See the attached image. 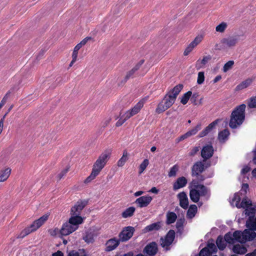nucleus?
<instances>
[{"label":"nucleus","mask_w":256,"mask_h":256,"mask_svg":"<svg viewBox=\"0 0 256 256\" xmlns=\"http://www.w3.org/2000/svg\"><path fill=\"white\" fill-rule=\"evenodd\" d=\"M112 120V118H107L104 120L102 122V126L103 127L105 128L107 126L108 124L110 123V121Z\"/></svg>","instance_id":"nucleus-63"},{"label":"nucleus","mask_w":256,"mask_h":256,"mask_svg":"<svg viewBox=\"0 0 256 256\" xmlns=\"http://www.w3.org/2000/svg\"><path fill=\"white\" fill-rule=\"evenodd\" d=\"M152 200V198L148 195L142 196L138 198L135 203L138 207L144 208L148 206Z\"/></svg>","instance_id":"nucleus-14"},{"label":"nucleus","mask_w":256,"mask_h":256,"mask_svg":"<svg viewBox=\"0 0 256 256\" xmlns=\"http://www.w3.org/2000/svg\"><path fill=\"white\" fill-rule=\"evenodd\" d=\"M246 106L242 104L236 106L231 114L229 126L232 128H236L240 126L245 119Z\"/></svg>","instance_id":"nucleus-4"},{"label":"nucleus","mask_w":256,"mask_h":256,"mask_svg":"<svg viewBox=\"0 0 256 256\" xmlns=\"http://www.w3.org/2000/svg\"><path fill=\"white\" fill-rule=\"evenodd\" d=\"M216 244L219 250H224L226 246V241L221 236L218 237L216 240Z\"/></svg>","instance_id":"nucleus-31"},{"label":"nucleus","mask_w":256,"mask_h":256,"mask_svg":"<svg viewBox=\"0 0 256 256\" xmlns=\"http://www.w3.org/2000/svg\"><path fill=\"white\" fill-rule=\"evenodd\" d=\"M205 170L204 164L201 162H196L192 168V176H198L202 173Z\"/></svg>","instance_id":"nucleus-18"},{"label":"nucleus","mask_w":256,"mask_h":256,"mask_svg":"<svg viewBox=\"0 0 256 256\" xmlns=\"http://www.w3.org/2000/svg\"><path fill=\"white\" fill-rule=\"evenodd\" d=\"M128 154L126 150H124L123 152V154L122 158L118 160L117 165L118 166H122L125 162L128 160Z\"/></svg>","instance_id":"nucleus-34"},{"label":"nucleus","mask_w":256,"mask_h":256,"mask_svg":"<svg viewBox=\"0 0 256 256\" xmlns=\"http://www.w3.org/2000/svg\"><path fill=\"white\" fill-rule=\"evenodd\" d=\"M194 48L195 47L193 45H192V44L190 43L184 52V56H188Z\"/></svg>","instance_id":"nucleus-55"},{"label":"nucleus","mask_w":256,"mask_h":256,"mask_svg":"<svg viewBox=\"0 0 256 256\" xmlns=\"http://www.w3.org/2000/svg\"><path fill=\"white\" fill-rule=\"evenodd\" d=\"M48 216L49 214H44L38 219L36 220L30 226L24 228L22 232V233L24 234V236H26L36 231L48 220Z\"/></svg>","instance_id":"nucleus-6"},{"label":"nucleus","mask_w":256,"mask_h":256,"mask_svg":"<svg viewBox=\"0 0 256 256\" xmlns=\"http://www.w3.org/2000/svg\"><path fill=\"white\" fill-rule=\"evenodd\" d=\"M136 210V208L134 206H130L127 208L124 211L122 214V216L123 218H127L131 217L134 215V214Z\"/></svg>","instance_id":"nucleus-30"},{"label":"nucleus","mask_w":256,"mask_h":256,"mask_svg":"<svg viewBox=\"0 0 256 256\" xmlns=\"http://www.w3.org/2000/svg\"><path fill=\"white\" fill-rule=\"evenodd\" d=\"M180 201V206L184 210L188 208V200L186 193L184 192H180L177 195Z\"/></svg>","instance_id":"nucleus-19"},{"label":"nucleus","mask_w":256,"mask_h":256,"mask_svg":"<svg viewBox=\"0 0 256 256\" xmlns=\"http://www.w3.org/2000/svg\"><path fill=\"white\" fill-rule=\"evenodd\" d=\"M80 48H81V47L80 46L77 44L75 46V47L74 48V50H73V52H72V57H74V58H77L78 54V50H80Z\"/></svg>","instance_id":"nucleus-57"},{"label":"nucleus","mask_w":256,"mask_h":256,"mask_svg":"<svg viewBox=\"0 0 256 256\" xmlns=\"http://www.w3.org/2000/svg\"><path fill=\"white\" fill-rule=\"evenodd\" d=\"M212 59V56L208 55L203 57L202 60H198L196 64V68L197 70H200V68L204 67L209 60Z\"/></svg>","instance_id":"nucleus-25"},{"label":"nucleus","mask_w":256,"mask_h":256,"mask_svg":"<svg viewBox=\"0 0 256 256\" xmlns=\"http://www.w3.org/2000/svg\"><path fill=\"white\" fill-rule=\"evenodd\" d=\"M69 222H66L63 224L62 228L60 230V234L62 236H68L74 232L77 229L74 227Z\"/></svg>","instance_id":"nucleus-15"},{"label":"nucleus","mask_w":256,"mask_h":256,"mask_svg":"<svg viewBox=\"0 0 256 256\" xmlns=\"http://www.w3.org/2000/svg\"><path fill=\"white\" fill-rule=\"evenodd\" d=\"M200 150V146H194L192 148L189 152V156H195Z\"/></svg>","instance_id":"nucleus-56"},{"label":"nucleus","mask_w":256,"mask_h":256,"mask_svg":"<svg viewBox=\"0 0 256 256\" xmlns=\"http://www.w3.org/2000/svg\"><path fill=\"white\" fill-rule=\"evenodd\" d=\"M178 170V166L177 164L174 165L172 166L168 172V176L170 177L175 176L176 174V172Z\"/></svg>","instance_id":"nucleus-42"},{"label":"nucleus","mask_w":256,"mask_h":256,"mask_svg":"<svg viewBox=\"0 0 256 256\" xmlns=\"http://www.w3.org/2000/svg\"><path fill=\"white\" fill-rule=\"evenodd\" d=\"M249 186L248 184H243L242 185V188L240 190V193L242 194L244 192V194L247 193V191L248 189Z\"/></svg>","instance_id":"nucleus-59"},{"label":"nucleus","mask_w":256,"mask_h":256,"mask_svg":"<svg viewBox=\"0 0 256 256\" xmlns=\"http://www.w3.org/2000/svg\"><path fill=\"white\" fill-rule=\"evenodd\" d=\"M230 135V132L228 130L224 129L219 132L218 138L220 142H224Z\"/></svg>","instance_id":"nucleus-33"},{"label":"nucleus","mask_w":256,"mask_h":256,"mask_svg":"<svg viewBox=\"0 0 256 256\" xmlns=\"http://www.w3.org/2000/svg\"><path fill=\"white\" fill-rule=\"evenodd\" d=\"M147 100V97L142 99L132 108L126 111L125 113L126 114L127 117L128 118H130L132 116L138 114L142 108L144 106V105Z\"/></svg>","instance_id":"nucleus-7"},{"label":"nucleus","mask_w":256,"mask_h":256,"mask_svg":"<svg viewBox=\"0 0 256 256\" xmlns=\"http://www.w3.org/2000/svg\"><path fill=\"white\" fill-rule=\"evenodd\" d=\"M192 96V92L191 91L187 92L182 96L180 102L183 104H186Z\"/></svg>","instance_id":"nucleus-35"},{"label":"nucleus","mask_w":256,"mask_h":256,"mask_svg":"<svg viewBox=\"0 0 256 256\" xmlns=\"http://www.w3.org/2000/svg\"><path fill=\"white\" fill-rule=\"evenodd\" d=\"M189 138V136L187 132L185 133L184 134L182 135L180 137H178L176 140L178 142H180V141H182L187 138Z\"/></svg>","instance_id":"nucleus-62"},{"label":"nucleus","mask_w":256,"mask_h":256,"mask_svg":"<svg viewBox=\"0 0 256 256\" xmlns=\"http://www.w3.org/2000/svg\"><path fill=\"white\" fill-rule=\"evenodd\" d=\"M161 228V222H158L147 226L142 230V232L144 233H146L152 231H157Z\"/></svg>","instance_id":"nucleus-23"},{"label":"nucleus","mask_w":256,"mask_h":256,"mask_svg":"<svg viewBox=\"0 0 256 256\" xmlns=\"http://www.w3.org/2000/svg\"><path fill=\"white\" fill-rule=\"evenodd\" d=\"M70 169L69 166H66V168L62 170L57 176L58 180H61L68 172Z\"/></svg>","instance_id":"nucleus-50"},{"label":"nucleus","mask_w":256,"mask_h":256,"mask_svg":"<svg viewBox=\"0 0 256 256\" xmlns=\"http://www.w3.org/2000/svg\"><path fill=\"white\" fill-rule=\"evenodd\" d=\"M203 38H204L202 35H198L190 43L192 44V45H193L194 47H196L202 41Z\"/></svg>","instance_id":"nucleus-45"},{"label":"nucleus","mask_w":256,"mask_h":256,"mask_svg":"<svg viewBox=\"0 0 256 256\" xmlns=\"http://www.w3.org/2000/svg\"><path fill=\"white\" fill-rule=\"evenodd\" d=\"M240 200L241 198L240 196V194L238 193H236L232 199V202H235V205L238 208V205L240 204Z\"/></svg>","instance_id":"nucleus-48"},{"label":"nucleus","mask_w":256,"mask_h":256,"mask_svg":"<svg viewBox=\"0 0 256 256\" xmlns=\"http://www.w3.org/2000/svg\"><path fill=\"white\" fill-rule=\"evenodd\" d=\"M177 218V216L174 212H168L166 214V221L168 224L174 223Z\"/></svg>","instance_id":"nucleus-32"},{"label":"nucleus","mask_w":256,"mask_h":256,"mask_svg":"<svg viewBox=\"0 0 256 256\" xmlns=\"http://www.w3.org/2000/svg\"><path fill=\"white\" fill-rule=\"evenodd\" d=\"M224 240L226 242L230 244H233L234 242L232 234L230 232H228L224 235Z\"/></svg>","instance_id":"nucleus-40"},{"label":"nucleus","mask_w":256,"mask_h":256,"mask_svg":"<svg viewBox=\"0 0 256 256\" xmlns=\"http://www.w3.org/2000/svg\"><path fill=\"white\" fill-rule=\"evenodd\" d=\"M136 72L135 70L132 68L128 72L124 78V81L126 82L130 78H132L134 74Z\"/></svg>","instance_id":"nucleus-52"},{"label":"nucleus","mask_w":256,"mask_h":256,"mask_svg":"<svg viewBox=\"0 0 256 256\" xmlns=\"http://www.w3.org/2000/svg\"><path fill=\"white\" fill-rule=\"evenodd\" d=\"M238 42V38L236 36H231L228 38H224L221 40L220 42L222 44V47L218 48V50H222L225 48H231L236 45Z\"/></svg>","instance_id":"nucleus-11"},{"label":"nucleus","mask_w":256,"mask_h":256,"mask_svg":"<svg viewBox=\"0 0 256 256\" xmlns=\"http://www.w3.org/2000/svg\"><path fill=\"white\" fill-rule=\"evenodd\" d=\"M202 128L201 124H198L194 128L189 130L186 132L189 137L196 134Z\"/></svg>","instance_id":"nucleus-37"},{"label":"nucleus","mask_w":256,"mask_h":256,"mask_svg":"<svg viewBox=\"0 0 256 256\" xmlns=\"http://www.w3.org/2000/svg\"><path fill=\"white\" fill-rule=\"evenodd\" d=\"M212 252L208 248H203L200 252L198 256H210Z\"/></svg>","instance_id":"nucleus-47"},{"label":"nucleus","mask_w":256,"mask_h":256,"mask_svg":"<svg viewBox=\"0 0 256 256\" xmlns=\"http://www.w3.org/2000/svg\"><path fill=\"white\" fill-rule=\"evenodd\" d=\"M11 94V92L8 90L2 98L0 102V108H1L6 102L9 95Z\"/></svg>","instance_id":"nucleus-51"},{"label":"nucleus","mask_w":256,"mask_h":256,"mask_svg":"<svg viewBox=\"0 0 256 256\" xmlns=\"http://www.w3.org/2000/svg\"><path fill=\"white\" fill-rule=\"evenodd\" d=\"M112 150L107 149L102 152L94 162L90 175L84 180L86 184H88L99 174L110 158Z\"/></svg>","instance_id":"nucleus-2"},{"label":"nucleus","mask_w":256,"mask_h":256,"mask_svg":"<svg viewBox=\"0 0 256 256\" xmlns=\"http://www.w3.org/2000/svg\"><path fill=\"white\" fill-rule=\"evenodd\" d=\"M238 208H243L245 210V214L249 216L250 214H254V209L250 208L252 206V202L249 200L247 197L242 198L241 202L238 205Z\"/></svg>","instance_id":"nucleus-9"},{"label":"nucleus","mask_w":256,"mask_h":256,"mask_svg":"<svg viewBox=\"0 0 256 256\" xmlns=\"http://www.w3.org/2000/svg\"><path fill=\"white\" fill-rule=\"evenodd\" d=\"M68 220L69 223L71 224L76 229L78 228V225L83 222V218L80 215H72Z\"/></svg>","instance_id":"nucleus-24"},{"label":"nucleus","mask_w":256,"mask_h":256,"mask_svg":"<svg viewBox=\"0 0 256 256\" xmlns=\"http://www.w3.org/2000/svg\"><path fill=\"white\" fill-rule=\"evenodd\" d=\"M228 27V24L225 22H222L216 28V30L217 32L222 33L224 32Z\"/></svg>","instance_id":"nucleus-38"},{"label":"nucleus","mask_w":256,"mask_h":256,"mask_svg":"<svg viewBox=\"0 0 256 256\" xmlns=\"http://www.w3.org/2000/svg\"><path fill=\"white\" fill-rule=\"evenodd\" d=\"M234 64V62L233 60H229L227 62H226L224 66H223V71L224 72H226L230 69H231Z\"/></svg>","instance_id":"nucleus-44"},{"label":"nucleus","mask_w":256,"mask_h":256,"mask_svg":"<svg viewBox=\"0 0 256 256\" xmlns=\"http://www.w3.org/2000/svg\"><path fill=\"white\" fill-rule=\"evenodd\" d=\"M176 237V232L174 230H170L164 236H162L160 239V246L166 251L170 250V246L173 243Z\"/></svg>","instance_id":"nucleus-5"},{"label":"nucleus","mask_w":256,"mask_h":256,"mask_svg":"<svg viewBox=\"0 0 256 256\" xmlns=\"http://www.w3.org/2000/svg\"><path fill=\"white\" fill-rule=\"evenodd\" d=\"M149 164L148 159H144L139 166V174H142Z\"/></svg>","instance_id":"nucleus-41"},{"label":"nucleus","mask_w":256,"mask_h":256,"mask_svg":"<svg viewBox=\"0 0 256 256\" xmlns=\"http://www.w3.org/2000/svg\"><path fill=\"white\" fill-rule=\"evenodd\" d=\"M246 226L250 230H256V218L254 219L250 218L246 222Z\"/></svg>","instance_id":"nucleus-36"},{"label":"nucleus","mask_w":256,"mask_h":256,"mask_svg":"<svg viewBox=\"0 0 256 256\" xmlns=\"http://www.w3.org/2000/svg\"><path fill=\"white\" fill-rule=\"evenodd\" d=\"M11 172V169L9 168H6L0 172V182L6 181L10 176Z\"/></svg>","instance_id":"nucleus-28"},{"label":"nucleus","mask_w":256,"mask_h":256,"mask_svg":"<svg viewBox=\"0 0 256 256\" xmlns=\"http://www.w3.org/2000/svg\"><path fill=\"white\" fill-rule=\"evenodd\" d=\"M208 248L210 250V252H212V254L217 252V248L214 244L209 243L208 244Z\"/></svg>","instance_id":"nucleus-58"},{"label":"nucleus","mask_w":256,"mask_h":256,"mask_svg":"<svg viewBox=\"0 0 256 256\" xmlns=\"http://www.w3.org/2000/svg\"><path fill=\"white\" fill-rule=\"evenodd\" d=\"M86 200H80L76 202V204L71 208L70 214L72 215H80L83 208L88 204Z\"/></svg>","instance_id":"nucleus-12"},{"label":"nucleus","mask_w":256,"mask_h":256,"mask_svg":"<svg viewBox=\"0 0 256 256\" xmlns=\"http://www.w3.org/2000/svg\"><path fill=\"white\" fill-rule=\"evenodd\" d=\"M252 82V80L250 78H248L242 81L236 87V90L238 91L248 88L251 84Z\"/></svg>","instance_id":"nucleus-29"},{"label":"nucleus","mask_w":256,"mask_h":256,"mask_svg":"<svg viewBox=\"0 0 256 256\" xmlns=\"http://www.w3.org/2000/svg\"><path fill=\"white\" fill-rule=\"evenodd\" d=\"M244 234H247L248 236V240H252L256 238V232H249L246 230H245Z\"/></svg>","instance_id":"nucleus-46"},{"label":"nucleus","mask_w":256,"mask_h":256,"mask_svg":"<svg viewBox=\"0 0 256 256\" xmlns=\"http://www.w3.org/2000/svg\"><path fill=\"white\" fill-rule=\"evenodd\" d=\"M134 232V228L130 226H126L119 234V239L122 242L127 241L132 236Z\"/></svg>","instance_id":"nucleus-8"},{"label":"nucleus","mask_w":256,"mask_h":256,"mask_svg":"<svg viewBox=\"0 0 256 256\" xmlns=\"http://www.w3.org/2000/svg\"><path fill=\"white\" fill-rule=\"evenodd\" d=\"M68 256H80V254L78 252L72 250L69 252Z\"/></svg>","instance_id":"nucleus-64"},{"label":"nucleus","mask_w":256,"mask_h":256,"mask_svg":"<svg viewBox=\"0 0 256 256\" xmlns=\"http://www.w3.org/2000/svg\"><path fill=\"white\" fill-rule=\"evenodd\" d=\"M218 120H216L208 125L204 130H202L198 135V137L200 138L206 136L218 124Z\"/></svg>","instance_id":"nucleus-21"},{"label":"nucleus","mask_w":256,"mask_h":256,"mask_svg":"<svg viewBox=\"0 0 256 256\" xmlns=\"http://www.w3.org/2000/svg\"><path fill=\"white\" fill-rule=\"evenodd\" d=\"M248 106L249 108H256V96L251 97L248 102Z\"/></svg>","instance_id":"nucleus-43"},{"label":"nucleus","mask_w":256,"mask_h":256,"mask_svg":"<svg viewBox=\"0 0 256 256\" xmlns=\"http://www.w3.org/2000/svg\"><path fill=\"white\" fill-rule=\"evenodd\" d=\"M92 39V38L91 37H86V38H84V39H83L80 43H78V44L80 46L81 48L82 47V46H84L86 43L89 40H90Z\"/></svg>","instance_id":"nucleus-60"},{"label":"nucleus","mask_w":256,"mask_h":256,"mask_svg":"<svg viewBox=\"0 0 256 256\" xmlns=\"http://www.w3.org/2000/svg\"><path fill=\"white\" fill-rule=\"evenodd\" d=\"M232 236L234 240H236L240 243H244L248 240L247 234H244V233L242 232L240 230L235 231L233 233Z\"/></svg>","instance_id":"nucleus-22"},{"label":"nucleus","mask_w":256,"mask_h":256,"mask_svg":"<svg viewBox=\"0 0 256 256\" xmlns=\"http://www.w3.org/2000/svg\"><path fill=\"white\" fill-rule=\"evenodd\" d=\"M198 180H193L190 186V197L194 202H198L200 196H205L208 192V188L204 184H198Z\"/></svg>","instance_id":"nucleus-3"},{"label":"nucleus","mask_w":256,"mask_h":256,"mask_svg":"<svg viewBox=\"0 0 256 256\" xmlns=\"http://www.w3.org/2000/svg\"><path fill=\"white\" fill-rule=\"evenodd\" d=\"M214 148L212 144H206L203 146L201 150V156L204 160L210 158L214 154Z\"/></svg>","instance_id":"nucleus-13"},{"label":"nucleus","mask_w":256,"mask_h":256,"mask_svg":"<svg viewBox=\"0 0 256 256\" xmlns=\"http://www.w3.org/2000/svg\"><path fill=\"white\" fill-rule=\"evenodd\" d=\"M204 80V72H200L198 73L197 83L199 84H202Z\"/></svg>","instance_id":"nucleus-49"},{"label":"nucleus","mask_w":256,"mask_h":256,"mask_svg":"<svg viewBox=\"0 0 256 256\" xmlns=\"http://www.w3.org/2000/svg\"><path fill=\"white\" fill-rule=\"evenodd\" d=\"M96 236L97 234L94 230L89 229L86 231L82 236V240L88 244H92L94 242V238Z\"/></svg>","instance_id":"nucleus-16"},{"label":"nucleus","mask_w":256,"mask_h":256,"mask_svg":"<svg viewBox=\"0 0 256 256\" xmlns=\"http://www.w3.org/2000/svg\"><path fill=\"white\" fill-rule=\"evenodd\" d=\"M144 62V60L142 59L140 60V62L133 68L134 70H135L136 72L140 69V68L141 67L142 64Z\"/></svg>","instance_id":"nucleus-61"},{"label":"nucleus","mask_w":256,"mask_h":256,"mask_svg":"<svg viewBox=\"0 0 256 256\" xmlns=\"http://www.w3.org/2000/svg\"><path fill=\"white\" fill-rule=\"evenodd\" d=\"M232 252L238 254H244L247 252V248L244 246L240 244H236L233 246Z\"/></svg>","instance_id":"nucleus-26"},{"label":"nucleus","mask_w":256,"mask_h":256,"mask_svg":"<svg viewBox=\"0 0 256 256\" xmlns=\"http://www.w3.org/2000/svg\"><path fill=\"white\" fill-rule=\"evenodd\" d=\"M158 250L156 242H152L147 244L144 248L143 252L148 256H155Z\"/></svg>","instance_id":"nucleus-10"},{"label":"nucleus","mask_w":256,"mask_h":256,"mask_svg":"<svg viewBox=\"0 0 256 256\" xmlns=\"http://www.w3.org/2000/svg\"><path fill=\"white\" fill-rule=\"evenodd\" d=\"M184 86L178 84L169 90L161 102L158 104L156 112L161 114L170 108L175 102L178 96L182 90Z\"/></svg>","instance_id":"nucleus-1"},{"label":"nucleus","mask_w":256,"mask_h":256,"mask_svg":"<svg viewBox=\"0 0 256 256\" xmlns=\"http://www.w3.org/2000/svg\"><path fill=\"white\" fill-rule=\"evenodd\" d=\"M185 220L184 218H180L176 222V228L178 229H180L183 227L184 224V223Z\"/></svg>","instance_id":"nucleus-53"},{"label":"nucleus","mask_w":256,"mask_h":256,"mask_svg":"<svg viewBox=\"0 0 256 256\" xmlns=\"http://www.w3.org/2000/svg\"><path fill=\"white\" fill-rule=\"evenodd\" d=\"M188 184V180L184 176L178 178L173 184V190H176L184 188Z\"/></svg>","instance_id":"nucleus-20"},{"label":"nucleus","mask_w":256,"mask_h":256,"mask_svg":"<svg viewBox=\"0 0 256 256\" xmlns=\"http://www.w3.org/2000/svg\"><path fill=\"white\" fill-rule=\"evenodd\" d=\"M198 211V208L196 204H191L186 212V217L188 218L192 219L194 217Z\"/></svg>","instance_id":"nucleus-27"},{"label":"nucleus","mask_w":256,"mask_h":256,"mask_svg":"<svg viewBox=\"0 0 256 256\" xmlns=\"http://www.w3.org/2000/svg\"><path fill=\"white\" fill-rule=\"evenodd\" d=\"M126 116V114L124 113V114L120 116V119L116 122V127H119L121 126L123 124H124L128 119Z\"/></svg>","instance_id":"nucleus-39"},{"label":"nucleus","mask_w":256,"mask_h":256,"mask_svg":"<svg viewBox=\"0 0 256 256\" xmlns=\"http://www.w3.org/2000/svg\"><path fill=\"white\" fill-rule=\"evenodd\" d=\"M48 233L52 236H56L58 234H60V230L56 228L54 229H50L48 230Z\"/></svg>","instance_id":"nucleus-54"},{"label":"nucleus","mask_w":256,"mask_h":256,"mask_svg":"<svg viewBox=\"0 0 256 256\" xmlns=\"http://www.w3.org/2000/svg\"><path fill=\"white\" fill-rule=\"evenodd\" d=\"M120 240L116 238H113L106 241V252H111L115 250L120 244Z\"/></svg>","instance_id":"nucleus-17"}]
</instances>
